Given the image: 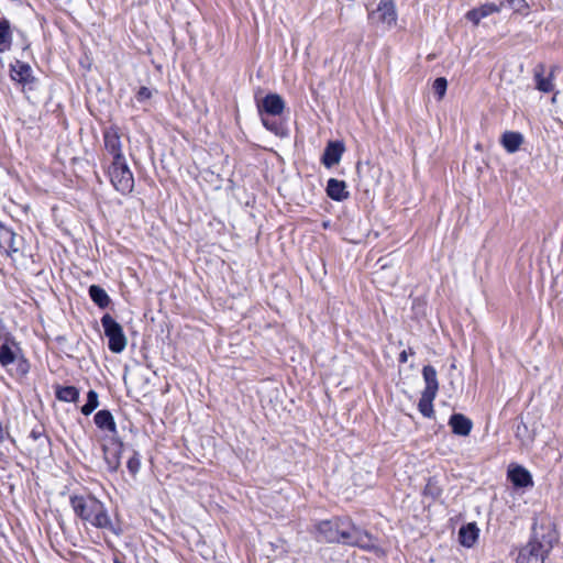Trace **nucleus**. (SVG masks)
Instances as JSON below:
<instances>
[{
    "mask_svg": "<svg viewBox=\"0 0 563 563\" xmlns=\"http://www.w3.org/2000/svg\"><path fill=\"white\" fill-rule=\"evenodd\" d=\"M523 143V136L519 132H505L501 137V144L508 153H515Z\"/></svg>",
    "mask_w": 563,
    "mask_h": 563,
    "instance_id": "f3484780",
    "label": "nucleus"
},
{
    "mask_svg": "<svg viewBox=\"0 0 563 563\" xmlns=\"http://www.w3.org/2000/svg\"><path fill=\"white\" fill-rule=\"evenodd\" d=\"M93 420H95L96 426L99 429H101L103 431H108L110 433H115L117 432V427H115V422H114L113 416H112V413L109 410H100V411H98L95 415Z\"/></svg>",
    "mask_w": 563,
    "mask_h": 563,
    "instance_id": "2eb2a0df",
    "label": "nucleus"
},
{
    "mask_svg": "<svg viewBox=\"0 0 563 563\" xmlns=\"http://www.w3.org/2000/svg\"><path fill=\"white\" fill-rule=\"evenodd\" d=\"M18 372L25 375L29 372V364L25 360H18Z\"/></svg>",
    "mask_w": 563,
    "mask_h": 563,
    "instance_id": "72a5a7b5",
    "label": "nucleus"
},
{
    "mask_svg": "<svg viewBox=\"0 0 563 563\" xmlns=\"http://www.w3.org/2000/svg\"><path fill=\"white\" fill-rule=\"evenodd\" d=\"M98 405V394L95 390H89L87 395V402L81 407L82 415L89 416Z\"/></svg>",
    "mask_w": 563,
    "mask_h": 563,
    "instance_id": "a878e982",
    "label": "nucleus"
},
{
    "mask_svg": "<svg viewBox=\"0 0 563 563\" xmlns=\"http://www.w3.org/2000/svg\"><path fill=\"white\" fill-rule=\"evenodd\" d=\"M108 174L111 184L121 194L126 195L133 190L134 178L125 159L112 161Z\"/></svg>",
    "mask_w": 563,
    "mask_h": 563,
    "instance_id": "20e7f679",
    "label": "nucleus"
},
{
    "mask_svg": "<svg viewBox=\"0 0 563 563\" xmlns=\"http://www.w3.org/2000/svg\"><path fill=\"white\" fill-rule=\"evenodd\" d=\"M448 88V80L444 77H439L433 81L432 89L434 93L438 96V99L441 100L445 96Z\"/></svg>",
    "mask_w": 563,
    "mask_h": 563,
    "instance_id": "c85d7f7f",
    "label": "nucleus"
},
{
    "mask_svg": "<svg viewBox=\"0 0 563 563\" xmlns=\"http://www.w3.org/2000/svg\"><path fill=\"white\" fill-rule=\"evenodd\" d=\"M478 530H459V542L465 548H472L478 540Z\"/></svg>",
    "mask_w": 563,
    "mask_h": 563,
    "instance_id": "393cba45",
    "label": "nucleus"
},
{
    "mask_svg": "<svg viewBox=\"0 0 563 563\" xmlns=\"http://www.w3.org/2000/svg\"><path fill=\"white\" fill-rule=\"evenodd\" d=\"M344 145L341 142H329L322 155V164L330 168L340 163Z\"/></svg>",
    "mask_w": 563,
    "mask_h": 563,
    "instance_id": "9b49d317",
    "label": "nucleus"
},
{
    "mask_svg": "<svg viewBox=\"0 0 563 563\" xmlns=\"http://www.w3.org/2000/svg\"><path fill=\"white\" fill-rule=\"evenodd\" d=\"M516 437L521 440L523 445H529L533 442V437L528 434V427L526 423L517 426Z\"/></svg>",
    "mask_w": 563,
    "mask_h": 563,
    "instance_id": "cd10ccee",
    "label": "nucleus"
},
{
    "mask_svg": "<svg viewBox=\"0 0 563 563\" xmlns=\"http://www.w3.org/2000/svg\"><path fill=\"white\" fill-rule=\"evenodd\" d=\"M319 540L329 542H339L349 545H357L361 548H369L371 536L367 530H318Z\"/></svg>",
    "mask_w": 563,
    "mask_h": 563,
    "instance_id": "7ed1b4c3",
    "label": "nucleus"
},
{
    "mask_svg": "<svg viewBox=\"0 0 563 563\" xmlns=\"http://www.w3.org/2000/svg\"><path fill=\"white\" fill-rule=\"evenodd\" d=\"M452 431L459 435H467L472 430V421L461 413H454L450 418Z\"/></svg>",
    "mask_w": 563,
    "mask_h": 563,
    "instance_id": "4468645a",
    "label": "nucleus"
},
{
    "mask_svg": "<svg viewBox=\"0 0 563 563\" xmlns=\"http://www.w3.org/2000/svg\"><path fill=\"white\" fill-rule=\"evenodd\" d=\"M497 11H498L497 5H495V4H485V5H483V7L478 8V9H474V10L468 11L467 14H466V18L470 21H472L474 24H478L479 21L483 18H485V16H487V15L494 13V12H497Z\"/></svg>",
    "mask_w": 563,
    "mask_h": 563,
    "instance_id": "aec40b11",
    "label": "nucleus"
},
{
    "mask_svg": "<svg viewBox=\"0 0 563 563\" xmlns=\"http://www.w3.org/2000/svg\"><path fill=\"white\" fill-rule=\"evenodd\" d=\"M104 148L112 155V161L125 159L122 154V143L118 129L109 128L103 133Z\"/></svg>",
    "mask_w": 563,
    "mask_h": 563,
    "instance_id": "6e6552de",
    "label": "nucleus"
},
{
    "mask_svg": "<svg viewBox=\"0 0 563 563\" xmlns=\"http://www.w3.org/2000/svg\"><path fill=\"white\" fill-rule=\"evenodd\" d=\"M70 504L74 512L80 517L85 523L95 528H107L109 518L103 509V505L91 496H73Z\"/></svg>",
    "mask_w": 563,
    "mask_h": 563,
    "instance_id": "f03ea898",
    "label": "nucleus"
},
{
    "mask_svg": "<svg viewBox=\"0 0 563 563\" xmlns=\"http://www.w3.org/2000/svg\"><path fill=\"white\" fill-rule=\"evenodd\" d=\"M435 395L422 393L421 398L418 404L419 411L427 418H431L434 413L433 410V400Z\"/></svg>",
    "mask_w": 563,
    "mask_h": 563,
    "instance_id": "5701e85b",
    "label": "nucleus"
},
{
    "mask_svg": "<svg viewBox=\"0 0 563 563\" xmlns=\"http://www.w3.org/2000/svg\"><path fill=\"white\" fill-rule=\"evenodd\" d=\"M12 32L8 20L0 21V53H4L11 48Z\"/></svg>",
    "mask_w": 563,
    "mask_h": 563,
    "instance_id": "6ab92c4d",
    "label": "nucleus"
},
{
    "mask_svg": "<svg viewBox=\"0 0 563 563\" xmlns=\"http://www.w3.org/2000/svg\"><path fill=\"white\" fill-rule=\"evenodd\" d=\"M13 346H15L14 342H8L5 341L0 346V364L3 367H9L11 364L15 363L18 361L16 354L13 350Z\"/></svg>",
    "mask_w": 563,
    "mask_h": 563,
    "instance_id": "a211bd4d",
    "label": "nucleus"
},
{
    "mask_svg": "<svg viewBox=\"0 0 563 563\" xmlns=\"http://www.w3.org/2000/svg\"><path fill=\"white\" fill-rule=\"evenodd\" d=\"M327 194L331 199L336 201H342L349 197L345 183L335 178L328 180Z\"/></svg>",
    "mask_w": 563,
    "mask_h": 563,
    "instance_id": "f8f14e48",
    "label": "nucleus"
},
{
    "mask_svg": "<svg viewBox=\"0 0 563 563\" xmlns=\"http://www.w3.org/2000/svg\"><path fill=\"white\" fill-rule=\"evenodd\" d=\"M101 324L104 330V335L109 340V350L113 353H121L128 344V340L121 324L108 313L101 318Z\"/></svg>",
    "mask_w": 563,
    "mask_h": 563,
    "instance_id": "39448f33",
    "label": "nucleus"
},
{
    "mask_svg": "<svg viewBox=\"0 0 563 563\" xmlns=\"http://www.w3.org/2000/svg\"><path fill=\"white\" fill-rule=\"evenodd\" d=\"M21 239L9 228L0 225V250L12 255L20 251Z\"/></svg>",
    "mask_w": 563,
    "mask_h": 563,
    "instance_id": "9d476101",
    "label": "nucleus"
},
{
    "mask_svg": "<svg viewBox=\"0 0 563 563\" xmlns=\"http://www.w3.org/2000/svg\"><path fill=\"white\" fill-rule=\"evenodd\" d=\"M409 354H413V352L409 349L408 351L407 350H404L400 354H399V362L400 363H406L407 360H408V355Z\"/></svg>",
    "mask_w": 563,
    "mask_h": 563,
    "instance_id": "f704fd0d",
    "label": "nucleus"
},
{
    "mask_svg": "<svg viewBox=\"0 0 563 563\" xmlns=\"http://www.w3.org/2000/svg\"><path fill=\"white\" fill-rule=\"evenodd\" d=\"M31 73L32 69L27 64L16 60L12 66L11 77L20 82H25L31 77Z\"/></svg>",
    "mask_w": 563,
    "mask_h": 563,
    "instance_id": "4be33fe9",
    "label": "nucleus"
},
{
    "mask_svg": "<svg viewBox=\"0 0 563 563\" xmlns=\"http://www.w3.org/2000/svg\"><path fill=\"white\" fill-rule=\"evenodd\" d=\"M372 24L382 25L386 30H390L397 23V10L394 0H380L376 10L368 14Z\"/></svg>",
    "mask_w": 563,
    "mask_h": 563,
    "instance_id": "423d86ee",
    "label": "nucleus"
},
{
    "mask_svg": "<svg viewBox=\"0 0 563 563\" xmlns=\"http://www.w3.org/2000/svg\"><path fill=\"white\" fill-rule=\"evenodd\" d=\"M558 541V530H534L529 543L519 551L516 563H543Z\"/></svg>",
    "mask_w": 563,
    "mask_h": 563,
    "instance_id": "f257e3e1",
    "label": "nucleus"
},
{
    "mask_svg": "<svg viewBox=\"0 0 563 563\" xmlns=\"http://www.w3.org/2000/svg\"><path fill=\"white\" fill-rule=\"evenodd\" d=\"M462 528H470V529H473V528H477V527H476V523H475V522H468L466 526H463Z\"/></svg>",
    "mask_w": 563,
    "mask_h": 563,
    "instance_id": "e433bc0d",
    "label": "nucleus"
},
{
    "mask_svg": "<svg viewBox=\"0 0 563 563\" xmlns=\"http://www.w3.org/2000/svg\"><path fill=\"white\" fill-rule=\"evenodd\" d=\"M383 274H384V267H382V271H380V272H376V273H375L376 280H379V279L383 277Z\"/></svg>",
    "mask_w": 563,
    "mask_h": 563,
    "instance_id": "c9c22d12",
    "label": "nucleus"
},
{
    "mask_svg": "<svg viewBox=\"0 0 563 563\" xmlns=\"http://www.w3.org/2000/svg\"><path fill=\"white\" fill-rule=\"evenodd\" d=\"M89 296L91 300L100 308H106L110 303L108 294L98 285H91L89 287Z\"/></svg>",
    "mask_w": 563,
    "mask_h": 563,
    "instance_id": "412c9836",
    "label": "nucleus"
},
{
    "mask_svg": "<svg viewBox=\"0 0 563 563\" xmlns=\"http://www.w3.org/2000/svg\"><path fill=\"white\" fill-rule=\"evenodd\" d=\"M423 379L426 383L424 390L422 393L435 395L439 389V383L437 378V371L431 365H426L422 369Z\"/></svg>",
    "mask_w": 563,
    "mask_h": 563,
    "instance_id": "dca6fc26",
    "label": "nucleus"
},
{
    "mask_svg": "<svg viewBox=\"0 0 563 563\" xmlns=\"http://www.w3.org/2000/svg\"><path fill=\"white\" fill-rule=\"evenodd\" d=\"M509 4H514L516 0H506Z\"/></svg>",
    "mask_w": 563,
    "mask_h": 563,
    "instance_id": "4c0bfd02",
    "label": "nucleus"
},
{
    "mask_svg": "<svg viewBox=\"0 0 563 563\" xmlns=\"http://www.w3.org/2000/svg\"><path fill=\"white\" fill-rule=\"evenodd\" d=\"M556 67H553L548 77H543L544 67L538 66L534 73L537 88L542 92H551L554 89L553 79Z\"/></svg>",
    "mask_w": 563,
    "mask_h": 563,
    "instance_id": "ddd939ff",
    "label": "nucleus"
},
{
    "mask_svg": "<svg viewBox=\"0 0 563 563\" xmlns=\"http://www.w3.org/2000/svg\"><path fill=\"white\" fill-rule=\"evenodd\" d=\"M152 97V91L147 87H141L136 93V100L139 102H144Z\"/></svg>",
    "mask_w": 563,
    "mask_h": 563,
    "instance_id": "7c9ffc66",
    "label": "nucleus"
},
{
    "mask_svg": "<svg viewBox=\"0 0 563 563\" xmlns=\"http://www.w3.org/2000/svg\"><path fill=\"white\" fill-rule=\"evenodd\" d=\"M262 117V123L263 125L271 132H273L274 134L276 135H284V128L282 126V124H279L278 122H276L275 120H271L268 119L266 115H261Z\"/></svg>",
    "mask_w": 563,
    "mask_h": 563,
    "instance_id": "bb28decb",
    "label": "nucleus"
},
{
    "mask_svg": "<svg viewBox=\"0 0 563 563\" xmlns=\"http://www.w3.org/2000/svg\"><path fill=\"white\" fill-rule=\"evenodd\" d=\"M141 462L136 453H134L128 461V468L132 474H136L140 470Z\"/></svg>",
    "mask_w": 563,
    "mask_h": 563,
    "instance_id": "c756f323",
    "label": "nucleus"
},
{
    "mask_svg": "<svg viewBox=\"0 0 563 563\" xmlns=\"http://www.w3.org/2000/svg\"><path fill=\"white\" fill-rule=\"evenodd\" d=\"M507 476L516 488H527L533 486L531 473L521 465L510 464L508 467Z\"/></svg>",
    "mask_w": 563,
    "mask_h": 563,
    "instance_id": "0eeeda50",
    "label": "nucleus"
},
{
    "mask_svg": "<svg viewBox=\"0 0 563 563\" xmlns=\"http://www.w3.org/2000/svg\"><path fill=\"white\" fill-rule=\"evenodd\" d=\"M324 523L327 525H331L332 528H339L340 526H345V527H349L351 526V521L350 519L345 518V519H342V518H334L333 520H327L324 521Z\"/></svg>",
    "mask_w": 563,
    "mask_h": 563,
    "instance_id": "473e14b6",
    "label": "nucleus"
},
{
    "mask_svg": "<svg viewBox=\"0 0 563 563\" xmlns=\"http://www.w3.org/2000/svg\"><path fill=\"white\" fill-rule=\"evenodd\" d=\"M56 397L62 401L75 402L79 398V390L74 386L59 387Z\"/></svg>",
    "mask_w": 563,
    "mask_h": 563,
    "instance_id": "b1692460",
    "label": "nucleus"
},
{
    "mask_svg": "<svg viewBox=\"0 0 563 563\" xmlns=\"http://www.w3.org/2000/svg\"><path fill=\"white\" fill-rule=\"evenodd\" d=\"M261 115H280L285 109L283 98L277 93L267 95L257 106Z\"/></svg>",
    "mask_w": 563,
    "mask_h": 563,
    "instance_id": "1a4fd4ad",
    "label": "nucleus"
},
{
    "mask_svg": "<svg viewBox=\"0 0 563 563\" xmlns=\"http://www.w3.org/2000/svg\"><path fill=\"white\" fill-rule=\"evenodd\" d=\"M424 494L435 498L440 495V488L433 482L429 481L424 487Z\"/></svg>",
    "mask_w": 563,
    "mask_h": 563,
    "instance_id": "2f4dec72",
    "label": "nucleus"
}]
</instances>
